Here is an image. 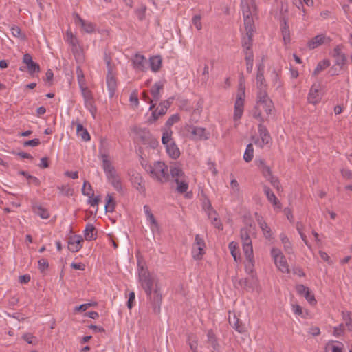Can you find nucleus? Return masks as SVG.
Segmentation results:
<instances>
[{
  "mask_svg": "<svg viewBox=\"0 0 352 352\" xmlns=\"http://www.w3.org/2000/svg\"><path fill=\"white\" fill-rule=\"evenodd\" d=\"M138 267L139 282L152 305L153 312L158 314L160 313L162 301V296L158 287V279L156 275L148 270V265H138Z\"/></svg>",
  "mask_w": 352,
  "mask_h": 352,
  "instance_id": "1",
  "label": "nucleus"
},
{
  "mask_svg": "<svg viewBox=\"0 0 352 352\" xmlns=\"http://www.w3.org/2000/svg\"><path fill=\"white\" fill-rule=\"evenodd\" d=\"M251 225L250 227H245L241 229V239L243 243V249L247 260L250 263L254 262L253 250L252 246V240L250 237Z\"/></svg>",
  "mask_w": 352,
  "mask_h": 352,
  "instance_id": "2",
  "label": "nucleus"
},
{
  "mask_svg": "<svg viewBox=\"0 0 352 352\" xmlns=\"http://www.w3.org/2000/svg\"><path fill=\"white\" fill-rule=\"evenodd\" d=\"M243 81V75L241 73L240 76L239 91L236 96V100L234 104V111L233 118L234 120L240 119L243 115L245 100V87L242 86Z\"/></svg>",
  "mask_w": 352,
  "mask_h": 352,
  "instance_id": "3",
  "label": "nucleus"
},
{
  "mask_svg": "<svg viewBox=\"0 0 352 352\" xmlns=\"http://www.w3.org/2000/svg\"><path fill=\"white\" fill-rule=\"evenodd\" d=\"M245 272L250 276L239 280L241 286L243 287L246 290H253L257 284V278L254 273V265H244Z\"/></svg>",
  "mask_w": 352,
  "mask_h": 352,
  "instance_id": "4",
  "label": "nucleus"
},
{
  "mask_svg": "<svg viewBox=\"0 0 352 352\" xmlns=\"http://www.w3.org/2000/svg\"><path fill=\"white\" fill-rule=\"evenodd\" d=\"M169 170L167 165L164 162H155V179L161 184L167 182L169 180Z\"/></svg>",
  "mask_w": 352,
  "mask_h": 352,
  "instance_id": "5",
  "label": "nucleus"
},
{
  "mask_svg": "<svg viewBox=\"0 0 352 352\" xmlns=\"http://www.w3.org/2000/svg\"><path fill=\"white\" fill-rule=\"evenodd\" d=\"M173 100V98H170L161 102L157 108L152 112L151 117L149 118V122H155L160 116L165 115L168 109L170 107Z\"/></svg>",
  "mask_w": 352,
  "mask_h": 352,
  "instance_id": "6",
  "label": "nucleus"
},
{
  "mask_svg": "<svg viewBox=\"0 0 352 352\" xmlns=\"http://www.w3.org/2000/svg\"><path fill=\"white\" fill-rule=\"evenodd\" d=\"M130 181L134 188L140 193H144L146 188L144 182L140 173L137 171L132 170L129 173Z\"/></svg>",
  "mask_w": 352,
  "mask_h": 352,
  "instance_id": "7",
  "label": "nucleus"
},
{
  "mask_svg": "<svg viewBox=\"0 0 352 352\" xmlns=\"http://www.w3.org/2000/svg\"><path fill=\"white\" fill-rule=\"evenodd\" d=\"M342 48L343 45H338L336 46L331 52V56L335 58V65L339 66L340 70L347 61V58L345 54L342 52Z\"/></svg>",
  "mask_w": 352,
  "mask_h": 352,
  "instance_id": "8",
  "label": "nucleus"
},
{
  "mask_svg": "<svg viewBox=\"0 0 352 352\" xmlns=\"http://www.w3.org/2000/svg\"><path fill=\"white\" fill-rule=\"evenodd\" d=\"M296 290L298 294L304 296L310 305H314L316 304L317 301L315 298V296L311 293L309 287L302 284H298L296 286Z\"/></svg>",
  "mask_w": 352,
  "mask_h": 352,
  "instance_id": "9",
  "label": "nucleus"
},
{
  "mask_svg": "<svg viewBox=\"0 0 352 352\" xmlns=\"http://www.w3.org/2000/svg\"><path fill=\"white\" fill-rule=\"evenodd\" d=\"M258 131L261 138V141L257 140L255 142V144L263 148L264 145L267 144L271 141L272 138L267 129L263 124L260 123L258 124Z\"/></svg>",
  "mask_w": 352,
  "mask_h": 352,
  "instance_id": "10",
  "label": "nucleus"
},
{
  "mask_svg": "<svg viewBox=\"0 0 352 352\" xmlns=\"http://www.w3.org/2000/svg\"><path fill=\"white\" fill-rule=\"evenodd\" d=\"M23 63L27 65V69L30 75L41 71L39 65L33 61L32 56L28 53L23 55Z\"/></svg>",
  "mask_w": 352,
  "mask_h": 352,
  "instance_id": "11",
  "label": "nucleus"
},
{
  "mask_svg": "<svg viewBox=\"0 0 352 352\" xmlns=\"http://www.w3.org/2000/svg\"><path fill=\"white\" fill-rule=\"evenodd\" d=\"M205 248V242L203 239H201L199 234L195 236V244L192 248V255L193 257L196 259L200 258V256H202L204 253V250Z\"/></svg>",
  "mask_w": 352,
  "mask_h": 352,
  "instance_id": "12",
  "label": "nucleus"
},
{
  "mask_svg": "<svg viewBox=\"0 0 352 352\" xmlns=\"http://www.w3.org/2000/svg\"><path fill=\"white\" fill-rule=\"evenodd\" d=\"M330 41L331 38L329 37H327L325 35L321 34L316 35L309 41L307 43V47L310 50H314L324 43H329Z\"/></svg>",
  "mask_w": 352,
  "mask_h": 352,
  "instance_id": "13",
  "label": "nucleus"
},
{
  "mask_svg": "<svg viewBox=\"0 0 352 352\" xmlns=\"http://www.w3.org/2000/svg\"><path fill=\"white\" fill-rule=\"evenodd\" d=\"M83 239L80 235H74L69 238L68 249L72 252L80 250L82 247Z\"/></svg>",
  "mask_w": 352,
  "mask_h": 352,
  "instance_id": "14",
  "label": "nucleus"
},
{
  "mask_svg": "<svg viewBox=\"0 0 352 352\" xmlns=\"http://www.w3.org/2000/svg\"><path fill=\"white\" fill-rule=\"evenodd\" d=\"M107 178L113 186V188L119 192H122V186L120 177L119 175L117 173L116 170L111 173L110 174L107 175Z\"/></svg>",
  "mask_w": 352,
  "mask_h": 352,
  "instance_id": "15",
  "label": "nucleus"
},
{
  "mask_svg": "<svg viewBox=\"0 0 352 352\" xmlns=\"http://www.w3.org/2000/svg\"><path fill=\"white\" fill-rule=\"evenodd\" d=\"M75 23H80L82 28L87 33H92L95 30V25L91 22H87L82 19L77 13L74 14Z\"/></svg>",
  "mask_w": 352,
  "mask_h": 352,
  "instance_id": "16",
  "label": "nucleus"
},
{
  "mask_svg": "<svg viewBox=\"0 0 352 352\" xmlns=\"http://www.w3.org/2000/svg\"><path fill=\"white\" fill-rule=\"evenodd\" d=\"M307 99L308 101L312 104H317L320 102L321 98L319 94V85H312L309 91Z\"/></svg>",
  "mask_w": 352,
  "mask_h": 352,
  "instance_id": "17",
  "label": "nucleus"
},
{
  "mask_svg": "<svg viewBox=\"0 0 352 352\" xmlns=\"http://www.w3.org/2000/svg\"><path fill=\"white\" fill-rule=\"evenodd\" d=\"M169 171L172 178H173L174 180H179L186 177L185 173L182 170V168L178 166L177 163H174L173 165L170 166Z\"/></svg>",
  "mask_w": 352,
  "mask_h": 352,
  "instance_id": "18",
  "label": "nucleus"
},
{
  "mask_svg": "<svg viewBox=\"0 0 352 352\" xmlns=\"http://www.w3.org/2000/svg\"><path fill=\"white\" fill-rule=\"evenodd\" d=\"M107 85L109 92L110 98H112L117 89V81L114 74L107 75Z\"/></svg>",
  "mask_w": 352,
  "mask_h": 352,
  "instance_id": "19",
  "label": "nucleus"
},
{
  "mask_svg": "<svg viewBox=\"0 0 352 352\" xmlns=\"http://www.w3.org/2000/svg\"><path fill=\"white\" fill-rule=\"evenodd\" d=\"M133 63L135 69L144 71L146 69L148 62L143 55L136 54L133 60Z\"/></svg>",
  "mask_w": 352,
  "mask_h": 352,
  "instance_id": "20",
  "label": "nucleus"
},
{
  "mask_svg": "<svg viewBox=\"0 0 352 352\" xmlns=\"http://www.w3.org/2000/svg\"><path fill=\"white\" fill-rule=\"evenodd\" d=\"M164 82L162 81L156 82L151 89V94L153 96V100L159 101L161 98L160 91L164 88Z\"/></svg>",
  "mask_w": 352,
  "mask_h": 352,
  "instance_id": "21",
  "label": "nucleus"
},
{
  "mask_svg": "<svg viewBox=\"0 0 352 352\" xmlns=\"http://www.w3.org/2000/svg\"><path fill=\"white\" fill-rule=\"evenodd\" d=\"M263 191L266 195L267 200L272 203L274 206H277L278 208H280V204L274 195V193L271 190L270 187L266 185L263 186Z\"/></svg>",
  "mask_w": 352,
  "mask_h": 352,
  "instance_id": "22",
  "label": "nucleus"
},
{
  "mask_svg": "<svg viewBox=\"0 0 352 352\" xmlns=\"http://www.w3.org/2000/svg\"><path fill=\"white\" fill-rule=\"evenodd\" d=\"M271 254L275 264H286L285 258L280 250L273 248L271 250Z\"/></svg>",
  "mask_w": 352,
  "mask_h": 352,
  "instance_id": "23",
  "label": "nucleus"
},
{
  "mask_svg": "<svg viewBox=\"0 0 352 352\" xmlns=\"http://www.w3.org/2000/svg\"><path fill=\"white\" fill-rule=\"evenodd\" d=\"M162 59L160 55L153 56L149 58V65L151 70L154 72H158L162 67Z\"/></svg>",
  "mask_w": 352,
  "mask_h": 352,
  "instance_id": "24",
  "label": "nucleus"
},
{
  "mask_svg": "<svg viewBox=\"0 0 352 352\" xmlns=\"http://www.w3.org/2000/svg\"><path fill=\"white\" fill-rule=\"evenodd\" d=\"M165 146L168 154L172 159L176 160L179 157L180 151L174 142H170Z\"/></svg>",
  "mask_w": 352,
  "mask_h": 352,
  "instance_id": "25",
  "label": "nucleus"
},
{
  "mask_svg": "<svg viewBox=\"0 0 352 352\" xmlns=\"http://www.w3.org/2000/svg\"><path fill=\"white\" fill-rule=\"evenodd\" d=\"M72 124L76 125L77 135L78 136L81 137L82 140L87 142L90 140L89 133H88L87 130L85 128H84L82 124H81L80 123H78V122L75 123L74 122H72Z\"/></svg>",
  "mask_w": 352,
  "mask_h": 352,
  "instance_id": "26",
  "label": "nucleus"
},
{
  "mask_svg": "<svg viewBox=\"0 0 352 352\" xmlns=\"http://www.w3.org/2000/svg\"><path fill=\"white\" fill-rule=\"evenodd\" d=\"M205 131H206V129L205 128H202V127H196V126H193L192 127V131H191V135H192V138L195 139V140H201V139H208V137L205 136Z\"/></svg>",
  "mask_w": 352,
  "mask_h": 352,
  "instance_id": "27",
  "label": "nucleus"
},
{
  "mask_svg": "<svg viewBox=\"0 0 352 352\" xmlns=\"http://www.w3.org/2000/svg\"><path fill=\"white\" fill-rule=\"evenodd\" d=\"M283 23L281 25V32L285 44H287L290 42V31L289 25L285 17H283Z\"/></svg>",
  "mask_w": 352,
  "mask_h": 352,
  "instance_id": "28",
  "label": "nucleus"
},
{
  "mask_svg": "<svg viewBox=\"0 0 352 352\" xmlns=\"http://www.w3.org/2000/svg\"><path fill=\"white\" fill-rule=\"evenodd\" d=\"M229 323L239 333H242L245 331V326L242 324L239 319L236 317V316H234L232 318H229Z\"/></svg>",
  "mask_w": 352,
  "mask_h": 352,
  "instance_id": "29",
  "label": "nucleus"
},
{
  "mask_svg": "<svg viewBox=\"0 0 352 352\" xmlns=\"http://www.w3.org/2000/svg\"><path fill=\"white\" fill-rule=\"evenodd\" d=\"M116 206V201L111 194H107L106 196V204L104 209L106 212H113Z\"/></svg>",
  "mask_w": 352,
  "mask_h": 352,
  "instance_id": "30",
  "label": "nucleus"
},
{
  "mask_svg": "<svg viewBox=\"0 0 352 352\" xmlns=\"http://www.w3.org/2000/svg\"><path fill=\"white\" fill-rule=\"evenodd\" d=\"M32 210L36 214L38 215L42 219H48L50 217L48 210L41 206L33 205Z\"/></svg>",
  "mask_w": 352,
  "mask_h": 352,
  "instance_id": "31",
  "label": "nucleus"
},
{
  "mask_svg": "<svg viewBox=\"0 0 352 352\" xmlns=\"http://www.w3.org/2000/svg\"><path fill=\"white\" fill-rule=\"evenodd\" d=\"M95 230L96 228L94 225L91 223L87 224L84 233V236L86 240L91 241L96 239L95 235L96 233H94Z\"/></svg>",
  "mask_w": 352,
  "mask_h": 352,
  "instance_id": "32",
  "label": "nucleus"
},
{
  "mask_svg": "<svg viewBox=\"0 0 352 352\" xmlns=\"http://www.w3.org/2000/svg\"><path fill=\"white\" fill-rule=\"evenodd\" d=\"M175 182L177 184L176 190L180 194H183L187 192L188 189V183L185 178L182 179H175Z\"/></svg>",
  "mask_w": 352,
  "mask_h": 352,
  "instance_id": "33",
  "label": "nucleus"
},
{
  "mask_svg": "<svg viewBox=\"0 0 352 352\" xmlns=\"http://www.w3.org/2000/svg\"><path fill=\"white\" fill-rule=\"evenodd\" d=\"M244 25L246 34H252L254 32V24L252 16L244 18Z\"/></svg>",
  "mask_w": 352,
  "mask_h": 352,
  "instance_id": "34",
  "label": "nucleus"
},
{
  "mask_svg": "<svg viewBox=\"0 0 352 352\" xmlns=\"http://www.w3.org/2000/svg\"><path fill=\"white\" fill-rule=\"evenodd\" d=\"M267 99H270L267 93V89H258L257 91V99H256V105L260 106Z\"/></svg>",
  "mask_w": 352,
  "mask_h": 352,
  "instance_id": "35",
  "label": "nucleus"
},
{
  "mask_svg": "<svg viewBox=\"0 0 352 352\" xmlns=\"http://www.w3.org/2000/svg\"><path fill=\"white\" fill-rule=\"evenodd\" d=\"M330 66V61L328 59H324L323 60L320 61L316 69H314L313 72L314 76H317L320 72L325 69L328 67Z\"/></svg>",
  "mask_w": 352,
  "mask_h": 352,
  "instance_id": "36",
  "label": "nucleus"
},
{
  "mask_svg": "<svg viewBox=\"0 0 352 352\" xmlns=\"http://www.w3.org/2000/svg\"><path fill=\"white\" fill-rule=\"evenodd\" d=\"M19 174L25 177L29 180V182H28L29 184L32 183L36 186H40V184H41L40 180L37 177L28 174V173H27L26 171L20 170V171H19Z\"/></svg>",
  "mask_w": 352,
  "mask_h": 352,
  "instance_id": "37",
  "label": "nucleus"
},
{
  "mask_svg": "<svg viewBox=\"0 0 352 352\" xmlns=\"http://www.w3.org/2000/svg\"><path fill=\"white\" fill-rule=\"evenodd\" d=\"M256 87L257 89H267V84L264 77V73H257L256 74Z\"/></svg>",
  "mask_w": 352,
  "mask_h": 352,
  "instance_id": "38",
  "label": "nucleus"
},
{
  "mask_svg": "<svg viewBox=\"0 0 352 352\" xmlns=\"http://www.w3.org/2000/svg\"><path fill=\"white\" fill-rule=\"evenodd\" d=\"M254 156V148L252 144H248L243 155V159L246 162H250L252 160Z\"/></svg>",
  "mask_w": 352,
  "mask_h": 352,
  "instance_id": "39",
  "label": "nucleus"
},
{
  "mask_svg": "<svg viewBox=\"0 0 352 352\" xmlns=\"http://www.w3.org/2000/svg\"><path fill=\"white\" fill-rule=\"evenodd\" d=\"M146 10L147 7L144 4H141L139 8L135 10V14L140 21L145 19Z\"/></svg>",
  "mask_w": 352,
  "mask_h": 352,
  "instance_id": "40",
  "label": "nucleus"
},
{
  "mask_svg": "<svg viewBox=\"0 0 352 352\" xmlns=\"http://www.w3.org/2000/svg\"><path fill=\"white\" fill-rule=\"evenodd\" d=\"M253 34L249 35L246 34L245 36L242 38V47L243 49L250 50L252 46L253 39H252Z\"/></svg>",
  "mask_w": 352,
  "mask_h": 352,
  "instance_id": "41",
  "label": "nucleus"
},
{
  "mask_svg": "<svg viewBox=\"0 0 352 352\" xmlns=\"http://www.w3.org/2000/svg\"><path fill=\"white\" fill-rule=\"evenodd\" d=\"M82 193L84 195L89 197V198L94 197V191L89 182L85 181L82 188Z\"/></svg>",
  "mask_w": 352,
  "mask_h": 352,
  "instance_id": "42",
  "label": "nucleus"
},
{
  "mask_svg": "<svg viewBox=\"0 0 352 352\" xmlns=\"http://www.w3.org/2000/svg\"><path fill=\"white\" fill-rule=\"evenodd\" d=\"M144 212L147 217V219L148 220L150 221L151 225L155 226V227H157L158 226V223L154 217V215L152 214L151 210H150V208L147 205H145L144 206Z\"/></svg>",
  "mask_w": 352,
  "mask_h": 352,
  "instance_id": "43",
  "label": "nucleus"
},
{
  "mask_svg": "<svg viewBox=\"0 0 352 352\" xmlns=\"http://www.w3.org/2000/svg\"><path fill=\"white\" fill-rule=\"evenodd\" d=\"M229 248L234 261L238 262L239 259L240 258V253L236 243H234L233 241L230 243Z\"/></svg>",
  "mask_w": 352,
  "mask_h": 352,
  "instance_id": "44",
  "label": "nucleus"
},
{
  "mask_svg": "<svg viewBox=\"0 0 352 352\" xmlns=\"http://www.w3.org/2000/svg\"><path fill=\"white\" fill-rule=\"evenodd\" d=\"M102 168L106 176L111 173L116 171L115 167L112 165V163L109 160H103Z\"/></svg>",
  "mask_w": 352,
  "mask_h": 352,
  "instance_id": "45",
  "label": "nucleus"
},
{
  "mask_svg": "<svg viewBox=\"0 0 352 352\" xmlns=\"http://www.w3.org/2000/svg\"><path fill=\"white\" fill-rule=\"evenodd\" d=\"M342 315L349 331H352V318L351 317V313L349 311H342Z\"/></svg>",
  "mask_w": 352,
  "mask_h": 352,
  "instance_id": "46",
  "label": "nucleus"
},
{
  "mask_svg": "<svg viewBox=\"0 0 352 352\" xmlns=\"http://www.w3.org/2000/svg\"><path fill=\"white\" fill-rule=\"evenodd\" d=\"M267 115L271 114L272 110L274 109V103L271 99H267L264 103L260 105Z\"/></svg>",
  "mask_w": 352,
  "mask_h": 352,
  "instance_id": "47",
  "label": "nucleus"
},
{
  "mask_svg": "<svg viewBox=\"0 0 352 352\" xmlns=\"http://www.w3.org/2000/svg\"><path fill=\"white\" fill-rule=\"evenodd\" d=\"M280 238L282 243L284 245L285 250L287 252H290V251L292 250V244H291L288 237L286 235H285L284 234H281L280 236Z\"/></svg>",
  "mask_w": 352,
  "mask_h": 352,
  "instance_id": "48",
  "label": "nucleus"
},
{
  "mask_svg": "<svg viewBox=\"0 0 352 352\" xmlns=\"http://www.w3.org/2000/svg\"><path fill=\"white\" fill-rule=\"evenodd\" d=\"M85 105L86 108L90 111L94 118H95V114L96 113L97 109L94 105V100H89L88 101L85 102Z\"/></svg>",
  "mask_w": 352,
  "mask_h": 352,
  "instance_id": "49",
  "label": "nucleus"
},
{
  "mask_svg": "<svg viewBox=\"0 0 352 352\" xmlns=\"http://www.w3.org/2000/svg\"><path fill=\"white\" fill-rule=\"evenodd\" d=\"M172 131L171 130H166L163 133V135L162 138V142L164 145L166 146L169 144L171 140Z\"/></svg>",
  "mask_w": 352,
  "mask_h": 352,
  "instance_id": "50",
  "label": "nucleus"
},
{
  "mask_svg": "<svg viewBox=\"0 0 352 352\" xmlns=\"http://www.w3.org/2000/svg\"><path fill=\"white\" fill-rule=\"evenodd\" d=\"M58 189L60 190V193L65 196H70L73 195V189L70 188L69 186L63 185L58 186Z\"/></svg>",
  "mask_w": 352,
  "mask_h": 352,
  "instance_id": "51",
  "label": "nucleus"
},
{
  "mask_svg": "<svg viewBox=\"0 0 352 352\" xmlns=\"http://www.w3.org/2000/svg\"><path fill=\"white\" fill-rule=\"evenodd\" d=\"M207 336L208 342L211 344L213 349H216L217 346H218V344L213 331L212 330L208 331Z\"/></svg>",
  "mask_w": 352,
  "mask_h": 352,
  "instance_id": "52",
  "label": "nucleus"
},
{
  "mask_svg": "<svg viewBox=\"0 0 352 352\" xmlns=\"http://www.w3.org/2000/svg\"><path fill=\"white\" fill-rule=\"evenodd\" d=\"M23 338L28 343V344H34V345H36L37 343H38V341L36 339V338L32 334V333H25L23 336Z\"/></svg>",
  "mask_w": 352,
  "mask_h": 352,
  "instance_id": "53",
  "label": "nucleus"
},
{
  "mask_svg": "<svg viewBox=\"0 0 352 352\" xmlns=\"http://www.w3.org/2000/svg\"><path fill=\"white\" fill-rule=\"evenodd\" d=\"M267 180L271 183L274 188H275L278 191H279L281 188V185L280 184L279 180L276 177L270 176L267 179Z\"/></svg>",
  "mask_w": 352,
  "mask_h": 352,
  "instance_id": "54",
  "label": "nucleus"
},
{
  "mask_svg": "<svg viewBox=\"0 0 352 352\" xmlns=\"http://www.w3.org/2000/svg\"><path fill=\"white\" fill-rule=\"evenodd\" d=\"M76 74L78 80L79 82V85L80 87H82V86L85 85V80H84V74L82 72V70L80 69V67H77L76 68Z\"/></svg>",
  "mask_w": 352,
  "mask_h": 352,
  "instance_id": "55",
  "label": "nucleus"
},
{
  "mask_svg": "<svg viewBox=\"0 0 352 352\" xmlns=\"http://www.w3.org/2000/svg\"><path fill=\"white\" fill-rule=\"evenodd\" d=\"M179 120V116L178 114L172 115L166 121V126L167 127H170L175 123L177 122Z\"/></svg>",
  "mask_w": 352,
  "mask_h": 352,
  "instance_id": "56",
  "label": "nucleus"
},
{
  "mask_svg": "<svg viewBox=\"0 0 352 352\" xmlns=\"http://www.w3.org/2000/svg\"><path fill=\"white\" fill-rule=\"evenodd\" d=\"M80 88L82 89V94L85 102L88 101L89 100H94L93 97H92L91 92L89 89H87V88L84 87V86H82V87H80Z\"/></svg>",
  "mask_w": 352,
  "mask_h": 352,
  "instance_id": "57",
  "label": "nucleus"
},
{
  "mask_svg": "<svg viewBox=\"0 0 352 352\" xmlns=\"http://www.w3.org/2000/svg\"><path fill=\"white\" fill-rule=\"evenodd\" d=\"M260 106L256 105L253 112V117L258 119L261 124L264 122V119L261 116V111L259 109Z\"/></svg>",
  "mask_w": 352,
  "mask_h": 352,
  "instance_id": "58",
  "label": "nucleus"
},
{
  "mask_svg": "<svg viewBox=\"0 0 352 352\" xmlns=\"http://www.w3.org/2000/svg\"><path fill=\"white\" fill-rule=\"evenodd\" d=\"M242 12L243 15V19L252 16V12L250 10V6L246 4L241 3Z\"/></svg>",
  "mask_w": 352,
  "mask_h": 352,
  "instance_id": "59",
  "label": "nucleus"
},
{
  "mask_svg": "<svg viewBox=\"0 0 352 352\" xmlns=\"http://www.w3.org/2000/svg\"><path fill=\"white\" fill-rule=\"evenodd\" d=\"M67 41L70 44H72L73 46H76L77 45V43H78L77 38L72 34V32H69V31L67 32Z\"/></svg>",
  "mask_w": 352,
  "mask_h": 352,
  "instance_id": "60",
  "label": "nucleus"
},
{
  "mask_svg": "<svg viewBox=\"0 0 352 352\" xmlns=\"http://www.w3.org/2000/svg\"><path fill=\"white\" fill-rule=\"evenodd\" d=\"M40 140L38 138H35L30 140H27L23 142L24 146H37L40 144Z\"/></svg>",
  "mask_w": 352,
  "mask_h": 352,
  "instance_id": "61",
  "label": "nucleus"
},
{
  "mask_svg": "<svg viewBox=\"0 0 352 352\" xmlns=\"http://www.w3.org/2000/svg\"><path fill=\"white\" fill-rule=\"evenodd\" d=\"M261 229L262 230L263 232V234L265 236V237L267 239H270L272 238V231H271V229L270 228L267 226V224L266 223V227L265 226H261L260 227Z\"/></svg>",
  "mask_w": 352,
  "mask_h": 352,
  "instance_id": "62",
  "label": "nucleus"
},
{
  "mask_svg": "<svg viewBox=\"0 0 352 352\" xmlns=\"http://www.w3.org/2000/svg\"><path fill=\"white\" fill-rule=\"evenodd\" d=\"M192 24L196 28L199 30L201 29V16L199 15H195L192 19Z\"/></svg>",
  "mask_w": 352,
  "mask_h": 352,
  "instance_id": "63",
  "label": "nucleus"
},
{
  "mask_svg": "<svg viewBox=\"0 0 352 352\" xmlns=\"http://www.w3.org/2000/svg\"><path fill=\"white\" fill-rule=\"evenodd\" d=\"M129 100L131 102L133 103L135 107H138L139 104V100L138 97V94L136 91H133L129 97Z\"/></svg>",
  "mask_w": 352,
  "mask_h": 352,
  "instance_id": "64",
  "label": "nucleus"
}]
</instances>
